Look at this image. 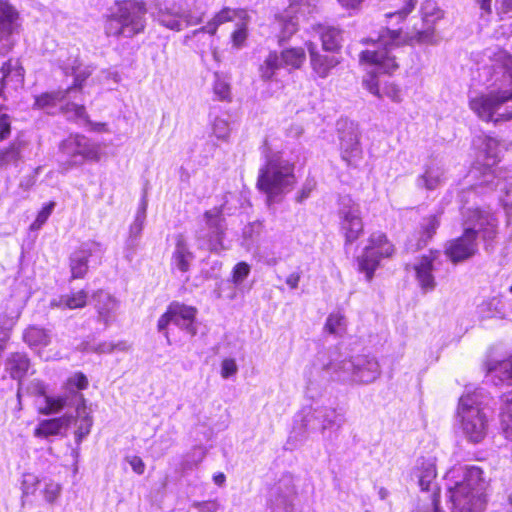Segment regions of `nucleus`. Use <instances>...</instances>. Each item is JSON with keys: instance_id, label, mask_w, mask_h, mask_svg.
Returning a JSON list of instances; mask_svg holds the SVG:
<instances>
[{"instance_id": "f257e3e1", "label": "nucleus", "mask_w": 512, "mask_h": 512, "mask_svg": "<svg viewBox=\"0 0 512 512\" xmlns=\"http://www.w3.org/2000/svg\"><path fill=\"white\" fill-rule=\"evenodd\" d=\"M381 374L376 358L367 355L344 357L337 348L318 352L315 360L305 371L307 389L320 387L329 382L342 384H370Z\"/></svg>"}, {"instance_id": "f03ea898", "label": "nucleus", "mask_w": 512, "mask_h": 512, "mask_svg": "<svg viewBox=\"0 0 512 512\" xmlns=\"http://www.w3.org/2000/svg\"><path fill=\"white\" fill-rule=\"evenodd\" d=\"M365 42H371L372 49L361 51L359 55L361 63L371 66V70L363 79V85L378 98L386 96L394 102H400L401 91L398 86L383 78V75L391 74L398 68L395 51L400 47L399 33L395 30H386L376 40L368 38Z\"/></svg>"}, {"instance_id": "7ed1b4c3", "label": "nucleus", "mask_w": 512, "mask_h": 512, "mask_svg": "<svg viewBox=\"0 0 512 512\" xmlns=\"http://www.w3.org/2000/svg\"><path fill=\"white\" fill-rule=\"evenodd\" d=\"M445 481L452 512H481L484 509L489 481L481 467H454L447 472Z\"/></svg>"}, {"instance_id": "20e7f679", "label": "nucleus", "mask_w": 512, "mask_h": 512, "mask_svg": "<svg viewBox=\"0 0 512 512\" xmlns=\"http://www.w3.org/2000/svg\"><path fill=\"white\" fill-rule=\"evenodd\" d=\"M498 221L488 211H470L465 220L463 234L445 245V254L453 262L459 263L471 258L477 252V236L481 234L485 242L492 241L497 234Z\"/></svg>"}, {"instance_id": "39448f33", "label": "nucleus", "mask_w": 512, "mask_h": 512, "mask_svg": "<svg viewBox=\"0 0 512 512\" xmlns=\"http://www.w3.org/2000/svg\"><path fill=\"white\" fill-rule=\"evenodd\" d=\"M265 164L259 169L257 187L267 196L268 203L292 190L296 183L294 165L281 153L269 154L265 149Z\"/></svg>"}, {"instance_id": "423d86ee", "label": "nucleus", "mask_w": 512, "mask_h": 512, "mask_svg": "<svg viewBox=\"0 0 512 512\" xmlns=\"http://www.w3.org/2000/svg\"><path fill=\"white\" fill-rule=\"evenodd\" d=\"M457 412L464 437L473 444L482 442L489 429L486 396L482 389L463 395L459 399Z\"/></svg>"}, {"instance_id": "0eeeda50", "label": "nucleus", "mask_w": 512, "mask_h": 512, "mask_svg": "<svg viewBox=\"0 0 512 512\" xmlns=\"http://www.w3.org/2000/svg\"><path fill=\"white\" fill-rule=\"evenodd\" d=\"M294 422L293 433L303 440L307 434L313 432H320L325 437L327 431L340 430L345 424L346 418L341 409L316 405L304 407L296 414Z\"/></svg>"}, {"instance_id": "6e6552de", "label": "nucleus", "mask_w": 512, "mask_h": 512, "mask_svg": "<svg viewBox=\"0 0 512 512\" xmlns=\"http://www.w3.org/2000/svg\"><path fill=\"white\" fill-rule=\"evenodd\" d=\"M469 105L484 121L512 119V69L503 75V83L498 89L471 99Z\"/></svg>"}, {"instance_id": "1a4fd4ad", "label": "nucleus", "mask_w": 512, "mask_h": 512, "mask_svg": "<svg viewBox=\"0 0 512 512\" xmlns=\"http://www.w3.org/2000/svg\"><path fill=\"white\" fill-rule=\"evenodd\" d=\"M146 7L142 2L125 1L105 23L107 36L132 38L145 28Z\"/></svg>"}, {"instance_id": "9d476101", "label": "nucleus", "mask_w": 512, "mask_h": 512, "mask_svg": "<svg viewBox=\"0 0 512 512\" xmlns=\"http://www.w3.org/2000/svg\"><path fill=\"white\" fill-rule=\"evenodd\" d=\"M204 225L195 233L197 248L213 253L225 250L227 223L223 215V206L214 207L203 214Z\"/></svg>"}, {"instance_id": "9b49d317", "label": "nucleus", "mask_w": 512, "mask_h": 512, "mask_svg": "<svg viewBox=\"0 0 512 512\" xmlns=\"http://www.w3.org/2000/svg\"><path fill=\"white\" fill-rule=\"evenodd\" d=\"M205 14V9L196 1L186 7L177 3L160 4L153 12L160 25L174 31H181L184 27L201 23Z\"/></svg>"}, {"instance_id": "f8f14e48", "label": "nucleus", "mask_w": 512, "mask_h": 512, "mask_svg": "<svg viewBox=\"0 0 512 512\" xmlns=\"http://www.w3.org/2000/svg\"><path fill=\"white\" fill-rule=\"evenodd\" d=\"M75 91H77L75 88H66L43 93L35 98L34 105L50 113H53L52 110L59 107L68 119H73L84 125L91 124L84 105L73 101L72 93Z\"/></svg>"}, {"instance_id": "ddd939ff", "label": "nucleus", "mask_w": 512, "mask_h": 512, "mask_svg": "<svg viewBox=\"0 0 512 512\" xmlns=\"http://www.w3.org/2000/svg\"><path fill=\"white\" fill-rule=\"evenodd\" d=\"M59 149L63 157L61 164L64 170L80 166L85 160H99V146L81 134H71L61 142Z\"/></svg>"}, {"instance_id": "4468645a", "label": "nucleus", "mask_w": 512, "mask_h": 512, "mask_svg": "<svg viewBox=\"0 0 512 512\" xmlns=\"http://www.w3.org/2000/svg\"><path fill=\"white\" fill-rule=\"evenodd\" d=\"M196 313V308L174 301L170 303L166 312L158 319L157 330L166 338L168 345H171L170 325H174L190 336H194L197 333L195 326Z\"/></svg>"}, {"instance_id": "2eb2a0df", "label": "nucleus", "mask_w": 512, "mask_h": 512, "mask_svg": "<svg viewBox=\"0 0 512 512\" xmlns=\"http://www.w3.org/2000/svg\"><path fill=\"white\" fill-rule=\"evenodd\" d=\"M487 377L495 385H506L510 390L503 392L501 424L505 438L512 441V361L503 360L489 367Z\"/></svg>"}, {"instance_id": "dca6fc26", "label": "nucleus", "mask_w": 512, "mask_h": 512, "mask_svg": "<svg viewBox=\"0 0 512 512\" xmlns=\"http://www.w3.org/2000/svg\"><path fill=\"white\" fill-rule=\"evenodd\" d=\"M337 216L340 232L345 238V247H347L363 234L364 224L360 204L350 195L340 196Z\"/></svg>"}, {"instance_id": "f3484780", "label": "nucleus", "mask_w": 512, "mask_h": 512, "mask_svg": "<svg viewBox=\"0 0 512 512\" xmlns=\"http://www.w3.org/2000/svg\"><path fill=\"white\" fill-rule=\"evenodd\" d=\"M393 245L383 233H373L369 238V245L364 248L361 256L357 258L358 270L365 274L366 280L371 281L380 259L393 254Z\"/></svg>"}, {"instance_id": "a211bd4d", "label": "nucleus", "mask_w": 512, "mask_h": 512, "mask_svg": "<svg viewBox=\"0 0 512 512\" xmlns=\"http://www.w3.org/2000/svg\"><path fill=\"white\" fill-rule=\"evenodd\" d=\"M21 29L20 16L7 0H0V54L8 53L14 46Z\"/></svg>"}, {"instance_id": "6ab92c4d", "label": "nucleus", "mask_w": 512, "mask_h": 512, "mask_svg": "<svg viewBox=\"0 0 512 512\" xmlns=\"http://www.w3.org/2000/svg\"><path fill=\"white\" fill-rule=\"evenodd\" d=\"M338 131L342 159L349 166L357 167L362 159L357 125L348 121L339 122Z\"/></svg>"}, {"instance_id": "aec40b11", "label": "nucleus", "mask_w": 512, "mask_h": 512, "mask_svg": "<svg viewBox=\"0 0 512 512\" xmlns=\"http://www.w3.org/2000/svg\"><path fill=\"white\" fill-rule=\"evenodd\" d=\"M296 491L291 480L281 479L268 493V512H296L294 505Z\"/></svg>"}, {"instance_id": "412c9836", "label": "nucleus", "mask_w": 512, "mask_h": 512, "mask_svg": "<svg viewBox=\"0 0 512 512\" xmlns=\"http://www.w3.org/2000/svg\"><path fill=\"white\" fill-rule=\"evenodd\" d=\"M103 252V246L96 241H87L82 243L80 247L71 253L69 257L71 279L84 278L89 269V258L95 253L102 254Z\"/></svg>"}, {"instance_id": "4be33fe9", "label": "nucleus", "mask_w": 512, "mask_h": 512, "mask_svg": "<svg viewBox=\"0 0 512 512\" xmlns=\"http://www.w3.org/2000/svg\"><path fill=\"white\" fill-rule=\"evenodd\" d=\"M421 13L425 27L422 30H417L412 39L421 44H435L437 37L433 25L443 17V12L434 2L427 1L422 5Z\"/></svg>"}, {"instance_id": "5701e85b", "label": "nucleus", "mask_w": 512, "mask_h": 512, "mask_svg": "<svg viewBox=\"0 0 512 512\" xmlns=\"http://www.w3.org/2000/svg\"><path fill=\"white\" fill-rule=\"evenodd\" d=\"M442 213V210H437L436 212L423 217L419 225V230L414 235V238L410 239L407 244L409 250L416 252L427 246L440 226Z\"/></svg>"}, {"instance_id": "b1692460", "label": "nucleus", "mask_w": 512, "mask_h": 512, "mask_svg": "<svg viewBox=\"0 0 512 512\" xmlns=\"http://www.w3.org/2000/svg\"><path fill=\"white\" fill-rule=\"evenodd\" d=\"M437 476L435 459L432 457H420L417 459L415 467L412 470L411 478L415 480L421 491H438L434 482Z\"/></svg>"}, {"instance_id": "393cba45", "label": "nucleus", "mask_w": 512, "mask_h": 512, "mask_svg": "<svg viewBox=\"0 0 512 512\" xmlns=\"http://www.w3.org/2000/svg\"><path fill=\"white\" fill-rule=\"evenodd\" d=\"M439 256V251H430L429 255H423L414 266L416 280L423 293L431 292L436 288L437 283L433 271L434 263Z\"/></svg>"}, {"instance_id": "a878e982", "label": "nucleus", "mask_w": 512, "mask_h": 512, "mask_svg": "<svg viewBox=\"0 0 512 512\" xmlns=\"http://www.w3.org/2000/svg\"><path fill=\"white\" fill-rule=\"evenodd\" d=\"M33 392L38 397V412L43 415L57 414L68 406L67 396H50L41 381L33 383Z\"/></svg>"}, {"instance_id": "bb28decb", "label": "nucleus", "mask_w": 512, "mask_h": 512, "mask_svg": "<svg viewBox=\"0 0 512 512\" xmlns=\"http://www.w3.org/2000/svg\"><path fill=\"white\" fill-rule=\"evenodd\" d=\"M29 296V292L25 289L17 295H11V297L6 300L5 311L0 316V328L12 331Z\"/></svg>"}, {"instance_id": "cd10ccee", "label": "nucleus", "mask_w": 512, "mask_h": 512, "mask_svg": "<svg viewBox=\"0 0 512 512\" xmlns=\"http://www.w3.org/2000/svg\"><path fill=\"white\" fill-rule=\"evenodd\" d=\"M74 420L75 415L73 414H64L61 417L41 420L34 429V436L47 439L51 436L64 435Z\"/></svg>"}, {"instance_id": "c85d7f7f", "label": "nucleus", "mask_w": 512, "mask_h": 512, "mask_svg": "<svg viewBox=\"0 0 512 512\" xmlns=\"http://www.w3.org/2000/svg\"><path fill=\"white\" fill-rule=\"evenodd\" d=\"M300 2H293L282 13L276 15V25L280 30L279 42L286 41L298 30Z\"/></svg>"}, {"instance_id": "c756f323", "label": "nucleus", "mask_w": 512, "mask_h": 512, "mask_svg": "<svg viewBox=\"0 0 512 512\" xmlns=\"http://www.w3.org/2000/svg\"><path fill=\"white\" fill-rule=\"evenodd\" d=\"M93 297L96 301L95 308L98 313V320L103 322L105 326L110 325L115 320L116 311L119 307L118 300L104 291H97Z\"/></svg>"}, {"instance_id": "7c9ffc66", "label": "nucleus", "mask_w": 512, "mask_h": 512, "mask_svg": "<svg viewBox=\"0 0 512 512\" xmlns=\"http://www.w3.org/2000/svg\"><path fill=\"white\" fill-rule=\"evenodd\" d=\"M31 368V361L24 352H12L5 360V371L14 380L21 382Z\"/></svg>"}, {"instance_id": "2f4dec72", "label": "nucleus", "mask_w": 512, "mask_h": 512, "mask_svg": "<svg viewBox=\"0 0 512 512\" xmlns=\"http://www.w3.org/2000/svg\"><path fill=\"white\" fill-rule=\"evenodd\" d=\"M308 51L312 69L321 78L327 77L330 70L339 63L338 58L334 55L320 54L312 43L308 44Z\"/></svg>"}, {"instance_id": "473e14b6", "label": "nucleus", "mask_w": 512, "mask_h": 512, "mask_svg": "<svg viewBox=\"0 0 512 512\" xmlns=\"http://www.w3.org/2000/svg\"><path fill=\"white\" fill-rule=\"evenodd\" d=\"M194 259V254L190 251L183 235L176 236L175 249L172 254L171 264L179 271L185 273L190 269V263Z\"/></svg>"}, {"instance_id": "72a5a7b5", "label": "nucleus", "mask_w": 512, "mask_h": 512, "mask_svg": "<svg viewBox=\"0 0 512 512\" xmlns=\"http://www.w3.org/2000/svg\"><path fill=\"white\" fill-rule=\"evenodd\" d=\"M75 399L77 401V405H74L76 408L75 418H79V425L75 432V439L77 443H80L90 433L93 420L86 411V400L83 394L75 393Z\"/></svg>"}, {"instance_id": "f704fd0d", "label": "nucleus", "mask_w": 512, "mask_h": 512, "mask_svg": "<svg viewBox=\"0 0 512 512\" xmlns=\"http://www.w3.org/2000/svg\"><path fill=\"white\" fill-rule=\"evenodd\" d=\"M479 141L480 152L484 156V171L492 170V166L499 161V155L501 152L499 141L487 135L479 137Z\"/></svg>"}, {"instance_id": "c9c22d12", "label": "nucleus", "mask_w": 512, "mask_h": 512, "mask_svg": "<svg viewBox=\"0 0 512 512\" xmlns=\"http://www.w3.org/2000/svg\"><path fill=\"white\" fill-rule=\"evenodd\" d=\"M22 338L31 349H35L48 346L51 343L52 335L50 330L31 325L24 330Z\"/></svg>"}, {"instance_id": "e433bc0d", "label": "nucleus", "mask_w": 512, "mask_h": 512, "mask_svg": "<svg viewBox=\"0 0 512 512\" xmlns=\"http://www.w3.org/2000/svg\"><path fill=\"white\" fill-rule=\"evenodd\" d=\"M243 10L232 9L230 7H224L215 16L200 29L196 30L195 33L203 32L214 35L218 27L226 22L233 21L236 17H240L243 14Z\"/></svg>"}, {"instance_id": "4c0bfd02", "label": "nucleus", "mask_w": 512, "mask_h": 512, "mask_svg": "<svg viewBox=\"0 0 512 512\" xmlns=\"http://www.w3.org/2000/svg\"><path fill=\"white\" fill-rule=\"evenodd\" d=\"M65 75H72L74 83L69 88H75L77 91L72 93V98L76 99L78 94H81V87L83 82L91 75L92 70L89 67L81 68V64L75 58L71 64H66L62 67Z\"/></svg>"}, {"instance_id": "58836bf2", "label": "nucleus", "mask_w": 512, "mask_h": 512, "mask_svg": "<svg viewBox=\"0 0 512 512\" xmlns=\"http://www.w3.org/2000/svg\"><path fill=\"white\" fill-rule=\"evenodd\" d=\"M88 294L85 290H80L72 294L61 295L50 302L51 307L60 309H78L87 304Z\"/></svg>"}, {"instance_id": "ea45409f", "label": "nucleus", "mask_w": 512, "mask_h": 512, "mask_svg": "<svg viewBox=\"0 0 512 512\" xmlns=\"http://www.w3.org/2000/svg\"><path fill=\"white\" fill-rule=\"evenodd\" d=\"M444 181V169L437 165L427 166L424 173L417 178L418 187L434 190Z\"/></svg>"}, {"instance_id": "a19ab883", "label": "nucleus", "mask_w": 512, "mask_h": 512, "mask_svg": "<svg viewBox=\"0 0 512 512\" xmlns=\"http://www.w3.org/2000/svg\"><path fill=\"white\" fill-rule=\"evenodd\" d=\"M1 86L4 88L17 89L24 81V70L22 67L13 66L11 62L3 64L1 68Z\"/></svg>"}, {"instance_id": "79ce46f5", "label": "nucleus", "mask_w": 512, "mask_h": 512, "mask_svg": "<svg viewBox=\"0 0 512 512\" xmlns=\"http://www.w3.org/2000/svg\"><path fill=\"white\" fill-rule=\"evenodd\" d=\"M284 68L277 51H270L259 66V76L263 81H272L279 69Z\"/></svg>"}, {"instance_id": "37998d69", "label": "nucleus", "mask_w": 512, "mask_h": 512, "mask_svg": "<svg viewBox=\"0 0 512 512\" xmlns=\"http://www.w3.org/2000/svg\"><path fill=\"white\" fill-rule=\"evenodd\" d=\"M481 185L489 190L499 189L507 198L512 197V183L496 175L493 170L483 171Z\"/></svg>"}, {"instance_id": "c03bdc74", "label": "nucleus", "mask_w": 512, "mask_h": 512, "mask_svg": "<svg viewBox=\"0 0 512 512\" xmlns=\"http://www.w3.org/2000/svg\"><path fill=\"white\" fill-rule=\"evenodd\" d=\"M284 68L299 69L306 60V53L301 47L284 49L279 53Z\"/></svg>"}, {"instance_id": "a18cd8bd", "label": "nucleus", "mask_w": 512, "mask_h": 512, "mask_svg": "<svg viewBox=\"0 0 512 512\" xmlns=\"http://www.w3.org/2000/svg\"><path fill=\"white\" fill-rule=\"evenodd\" d=\"M320 37L324 50L335 52L340 48L342 41V31L333 26H324L321 28Z\"/></svg>"}, {"instance_id": "49530a36", "label": "nucleus", "mask_w": 512, "mask_h": 512, "mask_svg": "<svg viewBox=\"0 0 512 512\" xmlns=\"http://www.w3.org/2000/svg\"><path fill=\"white\" fill-rule=\"evenodd\" d=\"M88 386V379L87 377L81 373L78 372L68 378L66 383V392L62 396L68 397V406H74L77 405V401L75 399V393H79L77 390H84Z\"/></svg>"}, {"instance_id": "de8ad7c7", "label": "nucleus", "mask_w": 512, "mask_h": 512, "mask_svg": "<svg viewBox=\"0 0 512 512\" xmlns=\"http://www.w3.org/2000/svg\"><path fill=\"white\" fill-rule=\"evenodd\" d=\"M206 456V451L202 446H195L183 458L180 464L182 474H187L198 467Z\"/></svg>"}, {"instance_id": "09e8293b", "label": "nucleus", "mask_w": 512, "mask_h": 512, "mask_svg": "<svg viewBox=\"0 0 512 512\" xmlns=\"http://www.w3.org/2000/svg\"><path fill=\"white\" fill-rule=\"evenodd\" d=\"M147 201L143 196L133 222L129 226L128 236L141 239L146 220Z\"/></svg>"}, {"instance_id": "8fccbe9b", "label": "nucleus", "mask_w": 512, "mask_h": 512, "mask_svg": "<svg viewBox=\"0 0 512 512\" xmlns=\"http://www.w3.org/2000/svg\"><path fill=\"white\" fill-rule=\"evenodd\" d=\"M23 143L21 141L13 142L8 148L0 151V167L10 164L16 165L21 158Z\"/></svg>"}, {"instance_id": "3c124183", "label": "nucleus", "mask_w": 512, "mask_h": 512, "mask_svg": "<svg viewBox=\"0 0 512 512\" xmlns=\"http://www.w3.org/2000/svg\"><path fill=\"white\" fill-rule=\"evenodd\" d=\"M82 350L84 352H93L98 354L103 353H111L113 350H126L127 346L125 342H118V343H112V342H101V343H91V342H85L82 344Z\"/></svg>"}, {"instance_id": "603ef678", "label": "nucleus", "mask_w": 512, "mask_h": 512, "mask_svg": "<svg viewBox=\"0 0 512 512\" xmlns=\"http://www.w3.org/2000/svg\"><path fill=\"white\" fill-rule=\"evenodd\" d=\"M214 95L221 101L230 100L231 88L228 79L219 72L214 73Z\"/></svg>"}, {"instance_id": "864d4df0", "label": "nucleus", "mask_w": 512, "mask_h": 512, "mask_svg": "<svg viewBox=\"0 0 512 512\" xmlns=\"http://www.w3.org/2000/svg\"><path fill=\"white\" fill-rule=\"evenodd\" d=\"M346 329V319L340 312L331 313L325 323V330L330 334L342 335Z\"/></svg>"}, {"instance_id": "5fc2aeb1", "label": "nucleus", "mask_w": 512, "mask_h": 512, "mask_svg": "<svg viewBox=\"0 0 512 512\" xmlns=\"http://www.w3.org/2000/svg\"><path fill=\"white\" fill-rule=\"evenodd\" d=\"M502 308L503 305L500 299L493 297L479 305L478 311L483 318H491L501 316L503 314Z\"/></svg>"}, {"instance_id": "6e6d98bb", "label": "nucleus", "mask_w": 512, "mask_h": 512, "mask_svg": "<svg viewBox=\"0 0 512 512\" xmlns=\"http://www.w3.org/2000/svg\"><path fill=\"white\" fill-rule=\"evenodd\" d=\"M412 512H444L440 507V493L434 491L427 500H419Z\"/></svg>"}, {"instance_id": "4d7b16f0", "label": "nucleus", "mask_w": 512, "mask_h": 512, "mask_svg": "<svg viewBox=\"0 0 512 512\" xmlns=\"http://www.w3.org/2000/svg\"><path fill=\"white\" fill-rule=\"evenodd\" d=\"M55 206H56V203L54 201H50L47 204H45L43 206V208L38 212L36 219L30 226V229L31 230L40 229L46 223V221L52 214Z\"/></svg>"}, {"instance_id": "13d9d810", "label": "nucleus", "mask_w": 512, "mask_h": 512, "mask_svg": "<svg viewBox=\"0 0 512 512\" xmlns=\"http://www.w3.org/2000/svg\"><path fill=\"white\" fill-rule=\"evenodd\" d=\"M140 241L141 239L127 236L123 248L124 258L127 261L131 262L134 259L136 252L140 246Z\"/></svg>"}, {"instance_id": "bf43d9fd", "label": "nucleus", "mask_w": 512, "mask_h": 512, "mask_svg": "<svg viewBox=\"0 0 512 512\" xmlns=\"http://www.w3.org/2000/svg\"><path fill=\"white\" fill-rule=\"evenodd\" d=\"M230 126L227 120L223 118H216L213 123V133L221 140H226L230 134Z\"/></svg>"}, {"instance_id": "052dcab7", "label": "nucleus", "mask_w": 512, "mask_h": 512, "mask_svg": "<svg viewBox=\"0 0 512 512\" xmlns=\"http://www.w3.org/2000/svg\"><path fill=\"white\" fill-rule=\"evenodd\" d=\"M247 27L246 24L241 23L238 25L237 29L232 33V43L233 46L237 49L242 48L247 39Z\"/></svg>"}, {"instance_id": "680f3d73", "label": "nucleus", "mask_w": 512, "mask_h": 512, "mask_svg": "<svg viewBox=\"0 0 512 512\" xmlns=\"http://www.w3.org/2000/svg\"><path fill=\"white\" fill-rule=\"evenodd\" d=\"M250 266L246 262H240L233 268V282L238 285L249 275Z\"/></svg>"}, {"instance_id": "e2e57ef3", "label": "nucleus", "mask_w": 512, "mask_h": 512, "mask_svg": "<svg viewBox=\"0 0 512 512\" xmlns=\"http://www.w3.org/2000/svg\"><path fill=\"white\" fill-rule=\"evenodd\" d=\"M403 5L401 8L397 9L394 12H390L386 14V17L391 18L393 16H398L400 19H404L408 14L412 12L414 9L417 0H401Z\"/></svg>"}, {"instance_id": "0e129e2a", "label": "nucleus", "mask_w": 512, "mask_h": 512, "mask_svg": "<svg viewBox=\"0 0 512 512\" xmlns=\"http://www.w3.org/2000/svg\"><path fill=\"white\" fill-rule=\"evenodd\" d=\"M238 371L236 361L232 358H226L221 363V376L228 379L234 376Z\"/></svg>"}, {"instance_id": "69168bd1", "label": "nucleus", "mask_w": 512, "mask_h": 512, "mask_svg": "<svg viewBox=\"0 0 512 512\" xmlns=\"http://www.w3.org/2000/svg\"><path fill=\"white\" fill-rule=\"evenodd\" d=\"M60 486L57 483L49 482L46 483L44 489V497L49 503H53L60 494Z\"/></svg>"}, {"instance_id": "338daca9", "label": "nucleus", "mask_w": 512, "mask_h": 512, "mask_svg": "<svg viewBox=\"0 0 512 512\" xmlns=\"http://www.w3.org/2000/svg\"><path fill=\"white\" fill-rule=\"evenodd\" d=\"M193 506L198 509L199 512H216L219 510V503L216 500L195 502Z\"/></svg>"}, {"instance_id": "774afa93", "label": "nucleus", "mask_w": 512, "mask_h": 512, "mask_svg": "<svg viewBox=\"0 0 512 512\" xmlns=\"http://www.w3.org/2000/svg\"><path fill=\"white\" fill-rule=\"evenodd\" d=\"M127 461L130 464L132 470L141 475L145 471V464L143 460L139 456H130L127 457Z\"/></svg>"}]
</instances>
